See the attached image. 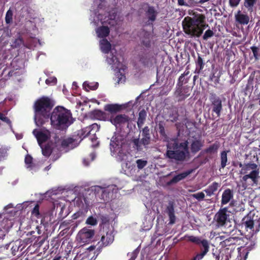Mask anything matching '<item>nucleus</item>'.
<instances>
[{"label": "nucleus", "instance_id": "nucleus-49", "mask_svg": "<svg viewBox=\"0 0 260 260\" xmlns=\"http://www.w3.org/2000/svg\"><path fill=\"white\" fill-rule=\"evenodd\" d=\"M236 239H237V237H230L226 239L222 242L224 243L225 246H230L232 244H234Z\"/></svg>", "mask_w": 260, "mask_h": 260}, {"label": "nucleus", "instance_id": "nucleus-55", "mask_svg": "<svg viewBox=\"0 0 260 260\" xmlns=\"http://www.w3.org/2000/svg\"><path fill=\"white\" fill-rule=\"evenodd\" d=\"M117 76L118 79V83H122L123 82H124L125 80V76L124 74H122L120 73V70H119V71L118 73H117Z\"/></svg>", "mask_w": 260, "mask_h": 260}, {"label": "nucleus", "instance_id": "nucleus-23", "mask_svg": "<svg viewBox=\"0 0 260 260\" xmlns=\"http://www.w3.org/2000/svg\"><path fill=\"white\" fill-rule=\"evenodd\" d=\"M237 22L242 25H246L249 23V17L247 14H244L239 11L235 15Z\"/></svg>", "mask_w": 260, "mask_h": 260}, {"label": "nucleus", "instance_id": "nucleus-54", "mask_svg": "<svg viewBox=\"0 0 260 260\" xmlns=\"http://www.w3.org/2000/svg\"><path fill=\"white\" fill-rule=\"evenodd\" d=\"M39 208V205L36 204L31 211V214L38 217L40 215Z\"/></svg>", "mask_w": 260, "mask_h": 260}, {"label": "nucleus", "instance_id": "nucleus-50", "mask_svg": "<svg viewBox=\"0 0 260 260\" xmlns=\"http://www.w3.org/2000/svg\"><path fill=\"white\" fill-rule=\"evenodd\" d=\"M213 36H214L213 31L212 30L209 29L205 32V33L203 36V39L204 40H207L209 38L213 37Z\"/></svg>", "mask_w": 260, "mask_h": 260}, {"label": "nucleus", "instance_id": "nucleus-15", "mask_svg": "<svg viewBox=\"0 0 260 260\" xmlns=\"http://www.w3.org/2000/svg\"><path fill=\"white\" fill-rule=\"evenodd\" d=\"M191 135V133L190 138L188 139L190 143V150L192 154H196L202 149L204 142L202 141L200 136L197 137L196 136H192Z\"/></svg>", "mask_w": 260, "mask_h": 260}, {"label": "nucleus", "instance_id": "nucleus-56", "mask_svg": "<svg viewBox=\"0 0 260 260\" xmlns=\"http://www.w3.org/2000/svg\"><path fill=\"white\" fill-rule=\"evenodd\" d=\"M250 49H251V50L253 52V56H254L255 59L257 60L258 59V50H259L258 47L253 46L250 47Z\"/></svg>", "mask_w": 260, "mask_h": 260}, {"label": "nucleus", "instance_id": "nucleus-47", "mask_svg": "<svg viewBox=\"0 0 260 260\" xmlns=\"http://www.w3.org/2000/svg\"><path fill=\"white\" fill-rule=\"evenodd\" d=\"M193 198L197 199L199 201H203L205 198V194L203 192H199L197 193L191 194Z\"/></svg>", "mask_w": 260, "mask_h": 260}, {"label": "nucleus", "instance_id": "nucleus-43", "mask_svg": "<svg viewBox=\"0 0 260 260\" xmlns=\"http://www.w3.org/2000/svg\"><path fill=\"white\" fill-rule=\"evenodd\" d=\"M13 15V11L10 9H9L7 11L5 17V21L7 24H10L12 22Z\"/></svg>", "mask_w": 260, "mask_h": 260}, {"label": "nucleus", "instance_id": "nucleus-61", "mask_svg": "<svg viewBox=\"0 0 260 260\" xmlns=\"http://www.w3.org/2000/svg\"><path fill=\"white\" fill-rule=\"evenodd\" d=\"M196 122L194 121L187 120L186 122V127L188 128H191L192 126H194Z\"/></svg>", "mask_w": 260, "mask_h": 260}, {"label": "nucleus", "instance_id": "nucleus-38", "mask_svg": "<svg viewBox=\"0 0 260 260\" xmlns=\"http://www.w3.org/2000/svg\"><path fill=\"white\" fill-rule=\"evenodd\" d=\"M75 139L72 138H68L64 139L61 141V146L62 147L66 148L69 147H74L73 146V143L75 142Z\"/></svg>", "mask_w": 260, "mask_h": 260}, {"label": "nucleus", "instance_id": "nucleus-18", "mask_svg": "<svg viewBox=\"0 0 260 260\" xmlns=\"http://www.w3.org/2000/svg\"><path fill=\"white\" fill-rule=\"evenodd\" d=\"M114 237L112 232H107L106 235L101 236L100 241L98 242L99 247H105L111 244L114 241Z\"/></svg>", "mask_w": 260, "mask_h": 260}, {"label": "nucleus", "instance_id": "nucleus-53", "mask_svg": "<svg viewBox=\"0 0 260 260\" xmlns=\"http://www.w3.org/2000/svg\"><path fill=\"white\" fill-rule=\"evenodd\" d=\"M25 162L28 165V167H31L32 165V157L29 154L26 155L25 157Z\"/></svg>", "mask_w": 260, "mask_h": 260}, {"label": "nucleus", "instance_id": "nucleus-21", "mask_svg": "<svg viewBox=\"0 0 260 260\" xmlns=\"http://www.w3.org/2000/svg\"><path fill=\"white\" fill-rule=\"evenodd\" d=\"M75 201L76 205L83 209L88 208L90 203L87 198L84 196L75 198Z\"/></svg>", "mask_w": 260, "mask_h": 260}, {"label": "nucleus", "instance_id": "nucleus-30", "mask_svg": "<svg viewBox=\"0 0 260 260\" xmlns=\"http://www.w3.org/2000/svg\"><path fill=\"white\" fill-rule=\"evenodd\" d=\"M33 133L36 136L40 146H41L42 143L46 142L48 139L47 135L42 132L39 131L37 132L36 134H35V131H34Z\"/></svg>", "mask_w": 260, "mask_h": 260}, {"label": "nucleus", "instance_id": "nucleus-28", "mask_svg": "<svg viewBox=\"0 0 260 260\" xmlns=\"http://www.w3.org/2000/svg\"><path fill=\"white\" fill-rule=\"evenodd\" d=\"M147 117V112L145 109H142L139 113L137 121V125L139 129L141 128L144 124Z\"/></svg>", "mask_w": 260, "mask_h": 260}, {"label": "nucleus", "instance_id": "nucleus-8", "mask_svg": "<svg viewBox=\"0 0 260 260\" xmlns=\"http://www.w3.org/2000/svg\"><path fill=\"white\" fill-rule=\"evenodd\" d=\"M95 231L94 230L85 227L79 232L77 235V238L80 243L84 244L89 243L91 241L95 240V239H93ZM95 238H96V240L99 239L100 236L96 235Z\"/></svg>", "mask_w": 260, "mask_h": 260}, {"label": "nucleus", "instance_id": "nucleus-3", "mask_svg": "<svg viewBox=\"0 0 260 260\" xmlns=\"http://www.w3.org/2000/svg\"><path fill=\"white\" fill-rule=\"evenodd\" d=\"M49 118L52 126L58 130L66 128L73 123L71 112L62 106L56 107Z\"/></svg>", "mask_w": 260, "mask_h": 260}, {"label": "nucleus", "instance_id": "nucleus-17", "mask_svg": "<svg viewBox=\"0 0 260 260\" xmlns=\"http://www.w3.org/2000/svg\"><path fill=\"white\" fill-rule=\"evenodd\" d=\"M195 171L194 169H191L184 171L181 173H180L175 176H174L172 179L168 182L167 184L168 185H172L173 184L177 183L181 180L184 179L187 176L192 173Z\"/></svg>", "mask_w": 260, "mask_h": 260}, {"label": "nucleus", "instance_id": "nucleus-62", "mask_svg": "<svg viewBox=\"0 0 260 260\" xmlns=\"http://www.w3.org/2000/svg\"><path fill=\"white\" fill-rule=\"evenodd\" d=\"M57 82V79L56 78H48L46 80V83L47 84H49L50 83H56Z\"/></svg>", "mask_w": 260, "mask_h": 260}, {"label": "nucleus", "instance_id": "nucleus-13", "mask_svg": "<svg viewBox=\"0 0 260 260\" xmlns=\"http://www.w3.org/2000/svg\"><path fill=\"white\" fill-rule=\"evenodd\" d=\"M209 101L212 106V112L215 113L217 117H220L222 111V100L214 92L210 93Z\"/></svg>", "mask_w": 260, "mask_h": 260}, {"label": "nucleus", "instance_id": "nucleus-51", "mask_svg": "<svg viewBox=\"0 0 260 260\" xmlns=\"http://www.w3.org/2000/svg\"><path fill=\"white\" fill-rule=\"evenodd\" d=\"M83 85V87L85 88L87 87L89 89L94 90L98 88L99 84H98V83H96L94 85L91 86L89 84V83H88L87 82H84Z\"/></svg>", "mask_w": 260, "mask_h": 260}, {"label": "nucleus", "instance_id": "nucleus-10", "mask_svg": "<svg viewBox=\"0 0 260 260\" xmlns=\"http://www.w3.org/2000/svg\"><path fill=\"white\" fill-rule=\"evenodd\" d=\"M192 89L188 85L182 86L180 83L177 84L174 96L178 102L184 101L191 94Z\"/></svg>", "mask_w": 260, "mask_h": 260}, {"label": "nucleus", "instance_id": "nucleus-57", "mask_svg": "<svg viewBox=\"0 0 260 260\" xmlns=\"http://www.w3.org/2000/svg\"><path fill=\"white\" fill-rule=\"evenodd\" d=\"M100 218L103 224H106L109 222V216L107 215H100Z\"/></svg>", "mask_w": 260, "mask_h": 260}, {"label": "nucleus", "instance_id": "nucleus-29", "mask_svg": "<svg viewBox=\"0 0 260 260\" xmlns=\"http://www.w3.org/2000/svg\"><path fill=\"white\" fill-rule=\"evenodd\" d=\"M121 109V106L118 104H107L104 107V110L111 113H116L120 111Z\"/></svg>", "mask_w": 260, "mask_h": 260}, {"label": "nucleus", "instance_id": "nucleus-34", "mask_svg": "<svg viewBox=\"0 0 260 260\" xmlns=\"http://www.w3.org/2000/svg\"><path fill=\"white\" fill-rule=\"evenodd\" d=\"M115 185H111L109 186L107 188V189H106L105 188H102L100 186H97L95 187V191H97L98 192H101V199H104V196L105 194H109V190L111 189V188H113L114 187H115Z\"/></svg>", "mask_w": 260, "mask_h": 260}, {"label": "nucleus", "instance_id": "nucleus-64", "mask_svg": "<svg viewBox=\"0 0 260 260\" xmlns=\"http://www.w3.org/2000/svg\"><path fill=\"white\" fill-rule=\"evenodd\" d=\"M0 119L2 120L3 121L7 122L9 121V119L8 117L4 116V115L0 112Z\"/></svg>", "mask_w": 260, "mask_h": 260}, {"label": "nucleus", "instance_id": "nucleus-20", "mask_svg": "<svg viewBox=\"0 0 260 260\" xmlns=\"http://www.w3.org/2000/svg\"><path fill=\"white\" fill-rule=\"evenodd\" d=\"M90 117L92 118L100 120L106 121L108 120V115L100 110H94L90 112Z\"/></svg>", "mask_w": 260, "mask_h": 260}, {"label": "nucleus", "instance_id": "nucleus-37", "mask_svg": "<svg viewBox=\"0 0 260 260\" xmlns=\"http://www.w3.org/2000/svg\"><path fill=\"white\" fill-rule=\"evenodd\" d=\"M257 1V0H244V6L247 9L248 11L252 12Z\"/></svg>", "mask_w": 260, "mask_h": 260}, {"label": "nucleus", "instance_id": "nucleus-22", "mask_svg": "<svg viewBox=\"0 0 260 260\" xmlns=\"http://www.w3.org/2000/svg\"><path fill=\"white\" fill-rule=\"evenodd\" d=\"M220 186V183L214 182L209 185L204 191L206 192L207 196L211 197L215 194Z\"/></svg>", "mask_w": 260, "mask_h": 260}, {"label": "nucleus", "instance_id": "nucleus-42", "mask_svg": "<svg viewBox=\"0 0 260 260\" xmlns=\"http://www.w3.org/2000/svg\"><path fill=\"white\" fill-rule=\"evenodd\" d=\"M24 43V41L22 37L19 36L17 38L15 39L13 42L12 47L13 48H18L21 46Z\"/></svg>", "mask_w": 260, "mask_h": 260}, {"label": "nucleus", "instance_id": "nucleus-12", "mask_svg": "<svg viewBox=\"0 0 260 260\" xmlns=\"http://www.w3.org/2000/svg\"><path fill=\"white\" fill-rule=\"evenodd\" d=\"M139 41L141 46L149 49L151 48L153 43V35L150 31L141 29L138 33Z\"/></svg>", "mask_w": 260, "mask_h": 260}, {"label": "nucleus", "instance_id": "nucleus-4", "mask_svg": "<svg viewBox=\"0 0 260 260\" xmlns=\"http://www.w3.org/2000/svg\"><path fill=\"white\" fill-rule=\"evenodd\" d=\"M54 106V101L47 96H43L36 101L35 120L38 125H43L45 123L44 119L49 118L51 114L50 111Z\"/></svg>", "mask_w": 260, "mask_h": 260}, {"label": "nucleus", "instance_id": "nucleus-46", "mask_svg": "<svg viewBox=\"0 0 260 260\" xmlns=\"http://www.w3.org/2000/svg\"><path fill=\"white\" fill-rule=\"evenodd\" d=\"M86 223L94 226L98 224V221L95 217L92 216H90L87 218Z\"/></svg>", "mask_w": 260, "mask_h": 260}, {"label": "nucleus", "instance_id": "nucleus-26", "mask_svg": "<svg viewBox=\"0 0 260 260\" xmlns=\"http://www.w3.org/2000/svg\"><path fill=\"white\" fill-rule=\"evenodd\" d=\"M167 212L169 217V224H174L175 222L176 216L175 215L174 208L173 204H169L167 207Z\"/></svg>", "mask_w": 260, "mask_h": 260}, {"label": "nucleus", "instance_id": "nucleus-59", "mask_svg": "<svg viewBox=\"0 0 260 260\" xmlns=\"http://www.w3.org/2000/svg\"><path fill=\"white\" fill-rule=\"evenodd\" d=\"M241 0H229V5L232 8L237 7Z\"/></svg>", "mask_w": 260, "mask_h": 260}, {"label": "nucleus", "instance_id": "nucleus-58", "mask_svg": "<svg viewBox=\"0 0 260 260\" xmlns=\"http://www.w3.org/2000/svg\"><path fill=\"white\" fill-rule=\"evenodd\" d=\"M204 3H201V0H188V4L189 7L190 6H198L199 4H203Z\"/></svg>", "mask_w": 260, "mask_h": 260}, {"label": "nucleus", "instance_id": "nucleus-6", "mask_svg": "<svg viewBox=\"0 0 260 260\" xmlns=\"http://www.w3.org/2000/svg\"><path fill=\"white\" fill-rule=\"evenodd\" d=\"M185 238L187 241L193 243L200 246V252L192 259V260H201L207 254L209 251V244L207 240L202 239L201 237L194 236L185 235Z\"/></svg>", "mask_w": 260, "mask_h": 260}, {"label": "nucleus", "instance_id": "nucleus-7", "mask_svg": "<svg viewBox=\"0 0 260 260\" xmlns=\"http://www.w3.org/2000/svg\"><path fill=\"white\" fill-rule=\"evenodd\" d=\"M142 138L141 140L138 138L134 139L132 140L134 147L138 151L142 150L143 148L142 145L146 146L150 143L151 136L150 129L148 126H146L142 128Z\"/></svg>", "mask_w": 260, "mask_h": 260}, {"label": "nucleus", "instance_id": "nucleus-48", "mask_svg": "<svg viewBox=\"0 0 260 260\" xmlns=\"http://www.w3.org/2000/svg\"><path fill=\"white\" fill-rule=\"evenodd\" d=\"M158 131H159V133L161 137H162L165 138H168L167 135L165 132V127H164V125L161 123H159L158 124Z\"/></svg>", "mask_w": 260, "mask_h": 260}, {"label": "nucleus", "instance_id": "nucleus-39", "mask_svg": "<svg viewBox=\"0 0 260 260\" xmlns=\"http://www.w3.org/2000/svg\"><path fill=\"white\" fill-rule=\"evenodd\" d=\"M227 151H223L220 153V168L224 169L227 165Z\"/></svg>", "mask_w": 260, "mask_h": 260}, {"label": "nucleus", "instance_id": "nucleus-14", "mask_svg": "<svg viewBox=\"0 0 260 260\" xmlns=\"http://www.w3.org/2000/svg\"><path fill=\"white\" fill-rule=\"evenodd\" d=\"M259 171L253 170L249 173L244 175L242 177L243 186L247 187L248 185H257L258 183L259 178Z\"/></svg>", "mask_w": 260, "mask_h": 260}, {"label": "nucleus", "instance_id": "nucleus-45", "mask_svg": "<svg viewBox=\"0 0 260 260\" xmlns=\"http://www.w3.org/2000/svg\"><path fill=\"white\" fill-rule=\"evenodd\" d=\"M136 164L137 168L141 170L147 165V161L142 159H139L136 160Z\"/></svg>", "mask_w": 260, "mask_h": 260}, {"label": "nucleus", "instance_id": "nucleus-63", "mask_svg": "<svg viewBox=\"0 0 260 260\" xmlns=\"http://www.w3.org/2000/svg\"><path fill=\"white\" fill-rule=\"evenodd\" d=\"M177 2L179 6L189 7V5L185 1V0H177Z\"/></svg>", "mask_w": 260, "mask_h": 260}, {"label": "nucleus", "instance_id": "nucleus-41", "mask_svg": "<svg viewBox=\"0 0 260 260\" xmlns=\"http://www.w3.org/2000/svg\"><path fill=\"white\" fill-rule=\"evenodd\" d=\"M90 127L88 126L82 129L81 131H79L78 132V136L81 139H83L84 138L87 137L90 134Z\"/></svg>", "mask_w": 260, "mask_h": 260}, {"label": "nucleus", "instance_id": "nucleus-16", "mask_svg": "<svg viewBox=\"0 0 260 260\" xmlns=\"http://www.w3.org/2000/svg\"><path fill=\"white\" fill-rule=\"evenodd\" d=\"M129 117L125 114H119L115 117H111L109 121L115 126H120L128 123L129 121Z\"/></svg>", "mask_w": 260, "mask_h": 260}, {"label": "nucleus", "instance_id": "nucleus-35", "mask_svg": "<svg viewBox=\"0 0 260 260\" xmlns=\"http://www.w3.org/2000/svg\"><path fill=\"white\" fill-rule=\"evenodd\" d=\"M107 61L109 64L115 65L116 68H118L120 64L117 57L113 54H111L110 56L107 57Z\"/></svg>", "mask_w": 260, "mask_h": 260}, {"label": "nucleus", "instance_id": "nucleus-11", "mask_svg": "<svg viewBox=\"0 0 260 260\" xmlns=\"http://www.w3.org/2000/svg\"><path fill=\"white\" fill-rule=\"evenodd\" d=\"M158 12L153 6H149L145 11L143 18V26H150L153 30L154 22L156 19Z\"/></svg>", "mask_w": 260, "mask_h": 260}, {"label": "nucleus", "instance_id": "nucleus-9", "mask_svg": "<svg viewBox=\"0 0 260 260\" xmlns=\"http://www.w3.org/2000/svg\"><path fill=\"white\" fill-rule=\"evenodd\" d=\"M230 213L228 207L219 209L214 217V220L218 227L225 226L228 222H230Z\"/></svg>", "mask_w": 260, "mask_h": 260}, {"label": "nucleus", "instance_id": "nucleus-60", "mask_svg": "<svg viewBox=\"0 0 260 260\" xmlns=\"http://www.w3.org/2000/svg\"><path fill=\"white\" fill-rule=\"evenodd\" d=\"M188 80V79L184 78V76L183 75H181V76H180L178 79V82L177 84H179L180 83V84H181L182 86H183V84L187 83Z\"/></svg>", "mask_w": 260, "mask_h": 260}, {"label": "nucleus", "instance_id": "nucleus-40", "mask_svg": "<svg viewBox=\"0 0 260 260\" xmlns=\"http://www.w3.org/2000/svg\"><path fill=\"white\" fill-rule=\"evenodd\" d=\"M243 221V224L245 225L247 231H248V229L254 231V221L252 219H249L248 217L247 218H244Z\"/></svg>", "mask_w": 260, "mask_h": 260}, {"label": "nucleus", "instance_id": "nucleus-44", "mask_svg": "<svg viewBox=\"0 0 260 260\" xmlns=\"http://www.w3.org/2000/svg\"><path fill=\"white\" fill-rule=\"evenodd\" d=\"M7 150L2 145H0V161L5 159L7 156Z\"/></svg>", "mask_w": 260, "mask_h": 260}, {"label": "nucleus", "instance_id": "nucleus-5", "mask_svg": "<svg viewBox=\"0 0 260 260\" xmlns=\"http://www.w3.org/2000/svg\"><path fill=\"white\" fill-rule=\"evenodd\" d=\"M126 144L123 138L120 136L112 137L111 139L110 148L111 153L117 154L120 161L125 160L127 158Z\"/></svg>", "mask_w": 260, "mask_h": 260}, {"label": "nucleus", "instance_id": "nucleus-52", "mask_svg": "<svg viewBox=\"0 0 260 260\" xmlns=\"http://www.w3.org/2000/svg\"><path fill=\"white\" fill-rule=\"evenodd\" d=\"M88 127H90V132L94 133V134L95 132L97 131H99L100 128V125H98L96 123H93L91 125L88 126Z\"/></svg>", "mask_w": 260, "mask_h": 260}, {"label": "nucleus", "instance_id": "nucleus-33", "mask_svg": "<svg viewBox=\"0 0 260 260\" xmlns=\"http://www.w3.org/2000/svg\"><path fill=\"white\" fill-rule=\"evenodd\" d=\"M220 75V73L214 71L210 74L209 80L213 82L215 85H217L219 83Z\"/></svg>", "mask_w": 260, "mask_h": 260}, {"label": "nucleus", "instance_id": "nucleus-19", "mask_svg": "<svg viewBox=\"0 0 260 260\" xmlns=\"http://www.w3.org/2000/svg\"><path fill=\"white\" fill-rule=\"evenodd\" d=\"M234 198V191L230 188L225 189L222 192L221 200V206L226 205Z\"/></svg>", "mask_w": 260, "mask_h": 260}, {"label": "nucleus", "instance_id": "nucleus-25", "mask_svg": "<svg viewBox=\"0 0 260 260\" xmlns=\"http://www.w3.org/2000/svg\"><path fill=\"white\" fill-rule=\"evenodd\" d=\"M96 33L98 37L104 38L109 36L110 34V29L108 26H102L96 29Z\"/></svg>", "mask_w": 260, "mask_h": 260}, {"label": "nucleus", "instance_id": "nucleus-36", "mask_svg": "<svg viewBox=\"0 0 260 260\" xmlns=\"http://www.w3.org/2000/svg\"><path fill=\"white\" fill-rule=\"evenodd\" d=\"M40 147L42 149V154L44 156L48 157L51 155L52 150L51 145L49 143L46 144L45 145H42Z\"/></svg>", "mask_w": 260, "mask_h": 260}, {"label": "nucleus", "instance_id": "nucleus-1", "mask_svg": "<svg viewBox=\"0 0 260 260\" xmlns=\"http://www.w3.org/2000/svg\"><path fill=\"white\" fill-rule=\"evenodd\" d=\"M184 31L191 37L199 38L204 30L208 26L205 23V16L202 14L193 17H186L182 22Z\"/></svg>", "mask_w": 260, "mask_h": 260}, {"label": "nucleus", "instance_id": "nucleus-2", "mask_svg": "<svg viewBox=\"0 0 260 260\" xmlns=\"http://www.w3.org/2000/svg\"><path fill=\"white\" fill-rule=\"evenodd\" d=\"M188 140L179 143L176 141L168 142L167 144L166 156L175 160L177 164L182 162L189 158L190 153Z\"/></svg>", "mask_w": 260, "mask_h": 260}, {"label": "nucleus", "instance_id": "nucleus-32", "mask_svg": "<svg viewBox=\"0 0 260 260\" xmlns=\"http://www.w3.org/2000/svg\"><path fill=\"white\" fill-rule=\"evenodd\" d=\"M219 143L216 142L211 145H210L208 148L204 150V151L207 154H215L217 152L218 149L219 148Z\"/></svg>", "mask_w": 260, "mask_h": 260}, {"label": "nucleus", "instance_id": "nucleus-31", "mask_svg": "<svg viewBox=\"0 0 260 260\" xmlns=\"http://www.w3.org/2000/svg\"><path fill=\"white\" fill-rule=\"evenodd\" d=\"M101 49L104 53H108L111 49V45L107 39H103L100 42Z\"/></svg>", "mask_w": 260, "mask_h": 260}, {"label": "nucleus", "instance_id": "nucleus-24", "mask_svg": "<svg viewBox=\"0 0 260 260\" xmlns=\"http://www.w3.org/2000/svg\"><path fill=\"white\" fill-rule=\"evenodd\" d=\"M240 168H242V170L244 171V173H247L248 171H251L253 170H256L259 171V169L258 166L255 163L249 162L247 164H244L242 165L241 164L239 165Z\"/></svg>", "mask_w": 260, "mask_h": 260}, {"label": "nucleus", "instance_id": "nucleus-27", "mask_svg": "<svg viewBox=\"0 0 260 260\" xmlns=\"http://www.w3.org/2000/svg\"><path fill=\"white\" fill-rule=\"evenodd\" d=\"M195 73L199 74L204 69L205 64L203 58L200 55L198 54L197 58L195 60Z\"/></svg>", "mask_w": 260, "mask_h": 260}]
</instances>
